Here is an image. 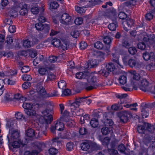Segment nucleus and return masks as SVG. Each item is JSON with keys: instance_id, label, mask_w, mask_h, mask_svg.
Segmentation results:
<instances>
[{"instance_id": "1", "label": "nucleus", "mask_w": 155, "mask_h": 155, "mask_svg": "<svg viewBox=\"0 0 155 155\" xmlns=\"http://www.w3.org/2000/svg\"><path fill=\"white\" fill-rule=\"evenodd\" d=\"M98 75L96 73H89L86 72L77 73L76 74V77L78 79L87 80V82H84L83 85L87 90L94 89L99 85L97 83Z\"/></svg>"}, {"instance_id": "2", "label": "nucleus", "mask_w": 155, "mask_h": 155, "mask_svg": "<svg viewBox=\"0 0 155 155\" xmlns=\"http://www.w3.org/2000/svg\"><path fill=\"white\" fill-rule=\"evenodd\" d=\"M39 106L38 104H32L30 103L24 102L22 105L25 114L29 118L33 120L36 119L38 116L37 111Z\"/></svg>"}, {"instance_id": "3", "label": "nucleus", "mask_w": 155, "mask_h": 155, "mask_svg": "<svg viewBox=\"0 0 155 155\" xmlns=\"http://www.w3.org/2000/svg\"><path fill=\"white\" fill-rule=\"evenodd\" d=\"M130 73L133 75V80L131 81L130 84L121 86V88L126 91H131L133 88L135 90H137L138 88L137 86H136L137 84H138L139 80L140 79V76L139 74L136 72L134 71H131Z\"/></svg>"}, {"instance_id": "4", "label": "nucleus", "mask_w": 155, "mask_h": 155, "mask_svg": "<svg viewBox=\"0 0 155 155\" xmlns=\"http://www.w3.org/2000/svg\"><path fill=\"white\" fill-rule=\"evenodd\" d=\"M101 0H81L80 4L81 5H85V7H80L76 6L75 7V10L78 13H83L85 12L86 10L84 8H86L88 7H90L91 5H95Z\"/></svg>"}, {"instance_id": "5", "label": "nucleus", "mask_w": 155, "mask_h": 155, "mask_svg": "<svg viewBox=\"0 0 155 155\" xmlns=\"http://www.w3.org/2000/svg\"><path fill=\"white\" fill-rule=\"evenodd\" d=\"M17 73L16 71H13L12 70H10L9 71L5 72V74L4 73H0V76L2 77H4L5 75L9 77L8 78H5L4 79V81L5 83L8 84L13 85L15 84L16 81L15 79L12 77H10L12 75L16 74Z\"/></svg>"}, {"instance_id": "6", "label": "nucleus", "mask_w": 155, "mask_h": 155, "mask_svg": "<svg viewBox=\"0 0 155 155\" xmlns=\"http://www.w3.org/2000/svg\"><path fill=\"white\" fill-rule=\"evenodd\" d=\"M56 18L61 23L65 25L69 24L71 20V17L67 13L58 14L56 15Z\"/></svg>"}, {"instance_id": "7", "label": "nucleus", "mask_w": 155, "mask_h": 155, "mask_svg": "<svg viewBox=\"0 0 155 155\" xmlns=\"http://www.w3.org/2000/svg\"><path fill=\"white\" fill-rule=\"evenodd\" d=\"M64 124L61 122V120H59L55 122L54 125L51 126L50 129L51 133L55 134L56 130L59 131H61L64 130Z\"/></svg>"}, {"instance_id": "8", "label": "nucleus", "mask_w": 155, "mask_h": 155, "mask_svg": "<svg viewBox=\"0 0 155 155\" xmlns=\"http://www.w3.org/2000/svg\"><path fill=\"white\" fill-rule=\"evenodd\" d=\"M14 3H16V8H20L19 13L22 16H24L27 15L28 13V9L27 5L25 3H16L17 1L16 0H12Z\"/></svg>"}, {"instance_id": "9", "label": "nucleus", "mask_w": 155, "mask_h": 155, "mask_svg": "<svg viewBox=\"0 0 155 155\" xmlns=\"http://www.w3.org/2000/svg\"><path fill=\"white\" fill-rule=\"evenodd\" d=\"M51 113V109H46L42 112L43 117L44 119L43 123L50 124L53 120V117Z\"/></svg>"}, {"instance_id": "10", "label": "nucleus", "mask_w": 155, "mask_h": 155, "mask_svg": "<svg viewBox=\"0 0 155 155\" xmlns=\"http://www.w3.org/2000/svg\"><path fill=\"white\" fill-rule=\"evenodd\" d=\"M136 86H137L138 88H139L140 90L144 92L147 91L149 90L148 82L146 79L141 80Z\"/></svg>"}, {"instance_id": "11", "label": "nucleus", "mask_w": 155, "mask_h": 155, "mask_svg": "<svg viewBox=\"0 0 155 155\" xmlns=\"http://www.w3.org/2000/svg\"><path fill=\"white\" fill-rule=\"evenodd\" d=\"M19 134L18 132L16 130H9V133L7 136L8 140L9 142L10 141H13L14 140H19Z\"/></svg>"}, {"instance_id": "12", "label": "nucleus", "mask_w": 155, "mask_h": 155, "mask_svg": "<svg viewBox=\"0 0 155 155\" xmlns=\"http://www.w3.org/2000/svg\"><path fill=\"white\" fill-rule=\"evenodd\" d=\"M59 106L61 114L62 116V118L64 119V118L68 117L69 116L70 114L69 111L67 110L64 111V107L63 104H60Z\"/></svg>"}, {"instance_id": "13", "label": "nucleus", "mask_w": 155, "mask_h": 155, "mask_svg": "<svg viewBox=\"0 0 155 155\" xmlns=\"http://www.w3.org/2000/svg\"><path fill=\"white\" fill-rule=\"evenodd\" d=\"M107 115V113H105L103 115L104 120L103 122L104 124L106 126H110V129L112 130V127H111L113 124L114 123L112 120L110 119L107 118L106 116Z\"/></svg>"}, {"instance_id": "14", "label": "nucleus", "mask_w": 155, "mask_h": 155, "mask_svg": "<svg viewBox=\"0 0 155 155\" xmlns=\"http://www.w3.org/2000/svg\"><path fill=\"white\" fill-rule=\"evenodd\" d=\"M83 99V97H81L75 100V101L71 104V109L72 111L74 110H75L76 109L79 107L80 104L82 102Z\"/></svg>"}, {"instance_id": "15", "label": "nucleus", "mask_w": 155, "mask_h": 155, "mask_svg": "<svg viewBox=\"0 0 155 155\" xmlns=\"http://www.w3.org/2000/svg\"><path fill=\"white\" fill-rule=\"evenodd\" d=\"M35 27L38 31H41L44 28L47 30H49L50 28V26L48 24H45L43 25L41 23H36L35 25Z\"/></svg>"}, {"instance_id": "16", "label": "nucleus", "mask_w": 155, "mask_h": 155, "mask_svg": "<svg viewBox=\"0 0 155 155\" xmlns=\"http://www.w3.org/2000/svg\"><path fill=\"white\" fill-rule=\"evenodd\" d=\"M131 116V114L129 112L125 111L122 114L120 118V121L123 123H126L127 121L128 118Z\"/></svg>"}, {"instance_id": "17", "label": "nucleus", "mask_w": 155, "mask_h": 155, "mask_svg": "<svg viewBox=\"0 0 155 155\" xmlns=\"http://www.w3.org/2000/svg\"><path fill=\"white\" fill-rule=\"evenodd\" d=\"M35 134V132L34 130L31 129H28L26 132V137L25 138V140L27 142H28L29 141V138L33 137Z\"/></svg>"}, {"instance_id": "18", "label": "nucleus", "mask_w": 155, "mask_h": 155, "mask_svg": "<svg viewBox=\"0 0 155 155\" xmlns=\"http://www.w3.org/2000/svg\"><path fill=\"white\" fill-rule=\"evenodd\" d=\"M134 23L133 20L129 18H127L126 21H124L122 23L124 29L127 31L128 29L125 26V24H126L128 27H130L133 25Z\"/></svg>"}, {"instance_id": "19", "label": "nucleus", "mask_w": 155, "mask_h": 155, "mask_svg": "<svg viewBox=\"0 0 155 155\" xmlns=\"http://www.w3.org/2000/svg\"><path fill=\"white\" fill-rule=\"evenodd\" d=\"M154 56V54L153 52H150V53L147 52L143 54V57L144 60L148 61L150 59H153ZM153 60H152L153 61Z\"/></svg>"}, {"instance_id": "20", "label": "nucleus", "mask_w": 155, "mask_h": 155, "mask_svg": "<svg viewBox=\"0 0 155 155\" xmlns=\"http://www.w3.org/2000/svg\"><path fill=\"white\" fill-rule=\"evenodd\" d=\"M14 142L12 143V145L14 148H18L20 147H23L25 144V143H23L20 139L19 140H13Z\"/></svg>"}, {"instance_id": "21", "label": "nucleus", "mask_w": 155, "mask_h": 155, "mask_svg": "<svg viewBox=\"0 0 155 155\" xmlns=\"http://www.w3.org/2000/svg\"><path fill=\"white\" fill-rule=\"evenodd\" d=\"M143 40L146 42H149V43L152 44L155 43V35L154 34H151L150 36V38L147 36L143 38Z\"/></svg>"}, {"instance_id": "22", "label": "nucleus", "mask_w": 155, "mask_h": 155, "mask_svg": "<svg viewBox=\"0 0 155 155\" xmlns=\"http://www.w3.org/2000/svg\"><path fill=\"white\" fill-rule=\"evenodd\" d=\"M96 56L97 60L98 61H101L104 59L105 54L104 53L99 51L96 52Z\"/></svg>"}, {"instance_id": "23", "label": "nucleus", "mask_w": 155, "mask_h": 155, "mask_svg": "<svg viewBox=\"0 0 155 155\" xmlns=\"http://www.w3.org/2000/svg\"><path fill=\"white\" fill-rule=\"evenodd\" d=\"M128 64L130 67L133 68L137 67L138 66V62L135 59L130 58L128 60Z\"/></svg>"}, {"instance_id": "24", "label": "nucleus", "mask_w": 155, "mask_h": 155, "mask_svg": "<svg viewBox=\"0 0 155 155\" xmlns=\"http://www.w3.org/2000/svg\"><path fill=\"white\" fill-rule=\"evenodd\" d=\"M112 56L113 57V58H112V60L113 61L117 63L118 65L120 66L121 68H123V66L121 65V64L119 62V56L118 54L116 53H112Z\"/></svg>"}, {"instance_id": "25", "label": "nucleus", "mask_w": 155, "mask_h": 155, "mask_svg": "<svg viewBox=\"0 0 155 155\" xmlns=\"http://www.w3.org/2000/svg\"><path fill=\"white\" fill-rule=\"evenodd\" d=\"M111 149H109L108 151L110 155H117L118 152L117 150H115V146L110 145Z\"/></svg>"}, {"instance_id": "26", "label": "nucleus", "mask_w": 155, "mask_h": 155, "mask_svg": "<svg viewBox=\"0 0 155 155\" xmlns=\"http://www.w3.org/2000/svg\"><path fill=\"white\" fill-rule=\"evenodd\" d=\"M106 68L108 71L110 72H113L116 69L114 65L112 63H109L107 64Z\"/></svg>"}, {"instance_id": "27", "label": "nucleus", "mask_w": 155, "mask_h": 155, "mask_svg": "<svg viewBox=\"0 0 155 155\" xmlns=\"http://www.w3.org/2000/svg\"><path fill=\"white\" fill-rule=\"evenodd\" d=\"M51 44L55 47L59 48L60 45V40L58 39L54 38L51 41Z\"/></svg>"}, {"instance_id": "28", "label": "nucleus", "mask_w": 155, "mask_h": 155, "mask_svg": "<svg viewBox=\"0 0 155 155\" xmlns=\"http://www.w3.org/2000/svg\"><path fill=\"white\" fill-rule=\"evenodd\" d=\"M58 95V91L55 90H54L52 91L50 93H47V94H46V97H52L57 96Z\"/></svg>"}, {"instance_id": "29", "label": "nucleus", "mask_w": 155, "mask_h": 155, "mask_svg": "<svg viewBox=\"0 0 155 155\" xmlns=\"http://www.w3.org/2000/svg\"><path fill=\"white\" fill-rule=\"evenodd\" d=\"M15 116L17 119L21 120L24 119L25 118V117L22 113L19 111L15 113Z\"/></svg>"}, {"instance_id": "30", "label": "nucleus", "mask_w": 155, "mask_h": 155, "mask_svg": "<svg viewBox=\"0 0 155 155\" xmlns=\"http://www.w3.org/2000/svg\"><path fill=\"white\" fill-rule=\"evenodd\" d=\"M48 67H42L39 68L38 70L39 73L42 75H45L48 72Z\"/></svg>"}, {"instance_id": "31", "label": "nucleus", "mask_w": 155, "mask_h": 155, "mask_svg": "<svg viewBox=\"0 0 155 155\" xmlns=\"http://www.w3.org/2000/svg\"><path fill=\"white\" fill-rule=\"evenodd\" d=\"M55 75L54 73L51 72H49L48 74L46 81L48 82L49 81L53 80L55 79Z\"/></svg>"}, {"instance_id": "32", "label": "nucleus", "mask_w": 155, "mask_h": 155, "mask_svg": "<svg viewBox=\"0 0 155 155\" xmlns=\"http://www.w3.org/2000/svg\"><path fill=\"white\" fill-rule=\"evenodd\" d=\"M81 149L83 150L87 151L90 148L89 144L87 142H83L81 145Z\"/></svg>"}, {"instance_id": "33", "label": "nucleus", "mask_w": 155, "mask_h": 155, "mask_svg": "<svg viewBox=\"0 0 155 155\" xmlns=\"http://www.w3.org/2000/svg\"><path fill=\"white\" fill-rule=\"evenodd\" d=\"M58 85L59 88L63 89L65 88L66 84L64 81L61 80L58 82Z\"/></svg>"}, {"instance_id": "34", "label": "nucleus", "mask_w": 155, "mask_h": 155, "mask_svg": "<svg viewBox=\"0 0 155 155\" xmlns=\"http://www.w3.org/2000/svg\"><path fill=\"white\" fill-rule=\"evenodd\" d=\"M113 39L109 36H106L103 38L104 42L106 44L110 45L112 42Z\"/></svg>"}, {"instance_id": "35", "label": "nucleus", "mask_w": 155, "mask_h": 155, "mask_svg": "<svg viewBox=\"0 0 155 155\" xmlns=\"http://www.w3.org/2000/svg\"><path fill=\"white\" fill-rule=\"evenodd\" d=\"M90 124L93 127H97L98 125V120L95 119H92L90 121Z\"/></svg>"}, {"instance_id": "36", "label": "nucleus", "mask_w": 155, "mask_h": 155, "mask_svg": "<svg viewBox=\"0 0 155 155\" xmlns=\"http://www.w3.org/2000/svg\"><path fill=\"white\" fill-rule=\"evenodd\" d=\"M96 59H91L89 61L90 68H93L96 66L98 64Z\"/></svg>"}, {"instance_id": "37", "label": "nucleus", "mask_w": 155, "mask_h": 155, "mask_svg": "<svg viewBox=\"0 0 155 155\" xmlns=\"http://www.w3.org/2000/svg\"><path fill=\"white\" fill-rule=\"evenodd\" d=\"M60 48H61L63 50H65L69 48V43L67 41H63L61 45H60Z\"/></svg>"}, {"instance_id": "38", "label": "nucleus", "mask_w": 155, "mask_h": 155, "mask_svg": "<svg viewBox=\"0 0 155 155\" xmlns=\"http://www.w3.org/2000/svg\"><path fill=\"white\" fill-rule=\"evenodd\" d=\"M119 81L120 83L122 84H124L127 82V78L124 75H122L120 76L119 79Z\"/></svg>"}, {"instance_id": "39", "label": "nucleus", "mask_w": 155, "mask_h": 155, "mask_svg": "<svg viewBox=\"0 0 155 155\" xmlns=\"http://www.w3.org/2000/svg\"><path fill=\"white\" fill-rule=\"evenodd\" d=\"M110 131H113L112 130L110 129L108 127H106L103 128L101 129V132L103 134L106 135L108 134Z\"/></svg>"}, {"instance_id": "40", "label": "nucleus", "mask_w": 155, "mask_h": 155, "mask_svg": "<svg viewBox=\"0 0 155 155\" xmlns=\"http://www.w3.org/2000/svg\"><path fill=\"white\" fill-rule=\"evenodd\" d=\"M146 69L149 71H152L155 69V63H153L147 65L146 67Z\"/></svg>"}, {"instance_id": "41", "label": "nucleus", "mask_w": 155, "mask_h": 155, "mask_svg": "<svg viewBox=\"0 0 155 155\" xmlns=\"http://www.w3.org/2000/svg\"><path fill=\"white\" fill-rule=\"evenodd\" d=\"M12 94L10 92H7L4 96V99L6 101H10L12 99Z\"/></svg>"}, {"instance_id": "42", "label": "nucleus", "mask_w": 155, "mask_h": 155, "mask_svg": "<svg viewBox=\"0 0 155 155\" xmlns=\"http://www.w3.org/2000/svg\"><path fill=\"white\" fill-rule=\"evenodd\" d=\"M137 130L139 133L142 134H145L146 131L144 127L142 126H139L137 127Z\"/></svg>"}, {"instance_id": "43", "label": "nucleus", "mask_w": 155, "mask_h": 155, "mask_svg": "<svg viewBox=\"0 0 155 155\" xmlns=\"http://www.w3.org/2000/svg\"><path fill=\"white\" fill-rule=\"evenodd\" d=\"M94 47L98 49H101L103 48L104 45L100 41H97L94 44Z\"/></svg>"}, {"instance_id": "44", "label": "nucleus", "mask_w": 155, "mask_h": 155, "mask_svg": "<svg viewBox=\"0 0 155 155\" xmlns=\"http://www.w3.org/2000/svg\"><path fill=\"white\" fill-rule=\"evenodd\" d=\"M75 111L73 110L72 112H75L76 115L78 116H81L84 114V110L83 109H80L78 110H75Z\"/></svg>"}, {"instance_id": "45", "label": "nucleus", "mask_w": 155, "mask_h": 155, "mask_svg": "<svg viewBox=\"0 0 155 155\" xmlns=\"http://www.w3.org/2000/svg\"><path fill=\"white\" fill-rule=\"evenodd\" d=\"M29 54L32 58L35 57L37 54L36 50L33 49H31L29 50Z\"/></svg>"}, {"instance_id": "46", "label": "nucleus", "mask_w": 155, "mask_h": 155, "mask_svg": "<svg viewBox=\"0 0 155 155\" xmlns=\"http://www.w3.org/2000/svg\"><path fill=\"white\" fill-rule=\"evenodd\" d=\"M117 25L114 23H111L108 26V28L111 31H114L116 29Z\"/></svg>"}, {"instance_id": "47", "label": "nucleus", "mask_w": 155, "mask_h": 155, "mask_svg": "<svg viewBox=\"0 0 155 155\" xmlns=\"http://www.w3.org/2000/svg\"><path fill=\"white\" fill-rule=\"evenodd\" d=\"M14 98L17 100H20L21 101L22 100V101H25L26 98L21 97V95L20 94H17L14 95Z\"/></svg>"}, {"instance_id": "48", "label": "nucleus", "mask_w": 155, "mask_h": 155, "mask_svg": "<svg viewBox=\"0 0 155 155\" xmlns=\"http://www.w3.org/2000/svg\"><path fill=\"white\" fill-rule=\"evenodd\" d=\"M89 116L88 115H85L83 117H81L80 119V123L81 124L85 123V120H88L89 119Z\"/></svg>"}, {"instance_id": "49", "label": "nucleus", "mask_w": 155, "mask_h": 155, "mask_svg": "<svg viewBox=\"0 0 155 155\" xmlns=\"http://www.w3.org/2000/svg\"><path fill=\"white\" fill-rule=\"evenodd\" d=\"M31 10V12L34 14H38L39 12V9L37 6H35L32 7Z\"/></svg>"}, {"instance_id": "50", "label": "nucleus", "mask_w": 155, "mask_h": 155, "mask_svg": "<svg viewBox=\"0 0 155 155\" xmlns=\"http://www.w3.org/2000/svg\"><path fill=\"white\" fill-rule=\"evenodd\" d=\"M83 20L81 17H78L74 21L75 23L77 25H81L83 23Z\"/></svg>"}, {"instance_id": "51", "label": "nucleus", "mask_w": 155, "mask_h": 155, "mask_svg": "<svg viewBox=\"0 0 155 155\" xmlns=\"http://www.w3.org/2000/svg\"><path fill=\"white\" fill-rule=\"evenodd\" d=\"M58 6V4L56 2H51L50 4V8L51 9H56Z\"/></svg>"}, {"instance_id": "52", "label": "nucleus", "mask_w": 155, "mask_h": 155, "mask_svg": "<svg viewBox=\"0 0 155 155\" xmlns=\"http://www.w3.org/2000/svg\"><path fill=\"white\" fill-rule=\"evenodd\" d=\"M138 0H131L126 3L127 6H134L137 4Z\"/></svg>"}, {"instance_id": "53", "label": "nucleus", "mask_w": 155, "mask_h": 155, "mask_svg": "<svg viewBox=\"0 0 155 155\" xmlns=\"http://www.w3.org/2000/svg\"><path fill=\"white\" fill-rule=\"evenodd\" d=\"M71 134V133L68 131H65L62 135L61 137L62 139L68 138L69 136Z\"/></svg>"}, {"instance_id": "54", "label": "nucleus", "mask_w": 155, "mask_h": 155, "mask_svg": "<svg viewBox=\"0 0 155 155\" xmlns=\"http://www.w3.org/2000/svg\"><path fill=\"white\" fill-rule=\"evenodd\" d=\"M124 106L127 108H131L132 107H135L137 106V103H134L132 104H127L125 103V104L124 105Z\"/></svg>"}, {"instance_id": "55", "label": "nucleus", "mask_w": 155, "mask_h": 155, "mask_svg": "<svg viewBox=\"0 0 155 155\" xmlns=\"http://www.w3.org/2000/svg\"><path fill=\"white\" fill-rule=\"evenodd\" d=\"M110 139L109 137H106L102 141V144L104 145H108L109 143Z\"/></svg>"}, {"instance_id": "56", "label": "nucleus", "mask_w": 155, "mask_h": 155, "mask_svg": "<svg viewBox=\"0 0 155 155\" xmlns=\"http://www.w3.org/2000/svg\"><path fill=\"white\" fill-rule=\"evenodd\" d=\"M23 80L25 81H30L32 79L31 76L29 75L25 74L22 76Z\"/></svg>"}, {"instance_id": "57", "label": "nucleus", "mask_w": 155, "mask_h": 155, "mask_svg": "<svg viewBox=\"0 0 155 155\" xmlns=\"http://www.w3.org/2000/svg\"><path fill=\"white\" fill-rule=\"evenodd\" d=\"M38 153V152L36 150H34L32 152L26 151L24 155H37Z\"/></svg>"}, {"instance_id": "58", "label": "nucleus", "mask_w": 155, "mask_h": 155, "mask_svg": "<svg viewBox=\"0 0 155 155\" xmlns=\"http://www.w3.org/2000/svg\"><path fill=\"white\" fill-rule=\"evenodd\" d=\"M49 152L50 154L54 155L57 153L58 150L55 148H51L49 149Z\"/></svg>"}, {"instance_id": "59", "label": "nucleus", "mask_w": 155, "mask_h": 155, "mask_svg": "<svg viewBox=\"0 0 155 155\" xmlns=\"http://www.w3.org/2000/svg\"><path fill=\"white\" fill-rule=\"evenodd\" d=\"M30 42L28 40H25L23 42V46L25 47L28 48L31 46Z\"/></svg>"}, {"instance_id": "60", "label": "nucleus", "mask_w": 155, "mask_h": 155, "mask_svg": "<svg viewBox=\"0 0 155 155\" xmlns=\"http://www.w3.org/2000/svg\"><path fill=\"white\" fill-rule=\"evenodd\" d=\"M57 58L54 56H51L49 57L48 61L51 63H54L57 61Z\"/></svg>"}, {"instance_id": "61", "label": "nucleus", "mask_w": 155, "mask_h": 155, "mask_svg": "<svg viewBox=\"0 0 155 155\" xmlns=\"http://www.w3.org/2000/svg\"><path fill=\"white\" fill-rule=\"evenodd\" d=\"M30 70V68L29 67L27 66H25L22 67L21 70L23 73H26Z\"/></svg>"}, {"instance_id": "62", "label": "nucleus", "mask_w": 155, "mask_h": 155, "mask_svg": "<svg viewBox=\"0 0 155 155\" xmlns=\"http://www.w3.org/2000/svg\"><path fill=\"white\" fill-rule=\"evenodd\" d=\"M66 147L68 151H71L73 148V144L72 142L68 143L66 144Z\"/></svg>"}, {"instance_id": "63", "label": "nucleus", "mask_w": 155, "mask_h": 155, "mask_svg": "<svg viewBox=\"0 0 155 155\" xmlns=\"http://www.w3.org/2000/svg\"><path fill=\"white\" fill-rule=\"evenodd\" d=\"M16 27L14 25H10L8 28L9 31L11 33H13L16 31Z\"/></svg>"}, {"instance_id": "64", "label": "nucleus", "mask_w": 155, "mask_h": 155, "mask_svg": "<svg viewBox=\"0 0 155 155\" xmlns=\"http://www.w3.org/2000/svg\"><path fill=\"white\" fill-rule=\"evenodd\" d=\"M71 35L73 37L77 38L79 36V33L78 31H74L71 32Z\"/></svg>"}]
</instances>
